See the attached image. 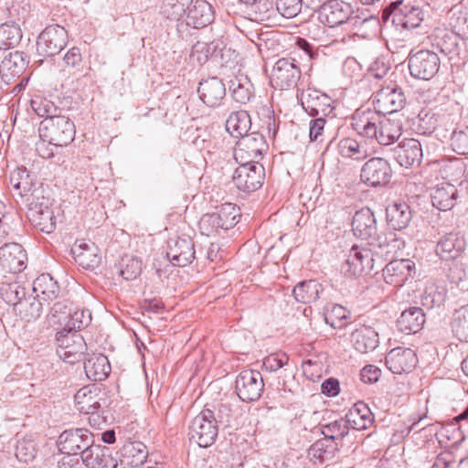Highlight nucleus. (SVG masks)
<instances>
[{
    "label": "nucleus",
    "mask_w": 468,
    "mask_h": 468,
    "mask_svg": "<svg viewBox=\"0 0 468 468\" xmlns=\"http://www.w3.org/2000/svg\"><path fill=\"white\" fill-rule=\"evenodd\" d=\"M401 241L396 234L378 232L367 240L370 248L354 245L341 266V272L346 277H359L368 274L375 267V263L383 258L393 257L399 249Z\"/></svg>",
    "instance_id": "f257e3e1"
},
{
    "label": "nucleus",
    "mask_w": 468,
    "mask_h": 468,
    "mask_svg": "<svg viewBox=\"0 0 468 468\" xmlns=\"http://www.w3.org/2000/svg\"><path fill=\"white\" fill-rule=\"evenodd\" d=\"M40 138L55 146H67L75 138L76 128L69 117L57 114L41 121L38 128Z\"/></svg>",
    "instance_id": "f03ea898"
},
{
    "label": "nucleus",
    "mask_w": 468,
    "mask_h": 468,
    "mask_svg": "<svg viewBox=\"0 0 468 468\" xmlns=\"http://www.w3.org/2000/svg\"><path fill=\"white\" fill-rule=\"evenodd\" d=\"M218 434V426L215 422L213 410L204 409L191 420L188 431L190 442L207 448L216 441Z\"/></svg>",
    "instance_id": "7ed1b4c3"
},
{
    "label": "nucleus",
    "mask_w": 468,
    "mask_h": 468,
    "mask_svg": "<svg viewBox=\"0 0 468 468\" xmlns=\"http://www.w3.org/2000/svg\"><path fill=\"white\" fill-rule=\"evenodd\" d=\"M76 409L84 414H90L96 420L108 408L106 393L95 385H89L80 388L74 396Z\"/></svg>",
    "instance_id": "20e7f679"
},
{
    "label": "nucleus",
    "mask_w": 468,
    "mask_h": 468,
    "mask_svg": "<svg viewBox=\"0 0 468 468\" xmlns=\"http://www.w3.org/2000/svg\"><path fill=\"white\" fill-rule=\"evenodd\" d=\"M56 341L57 354L64 362L73 365L83 358L87 345L80 333L63 328L57 332Z\"/></svg>",
    "instance_id": "39448f33"
},
{
    "label": "nucleus",
    "mask_w": 468,
    "mask_h": 468,
    "mask_svg": "<svg viewBox=\"0 0 468 468\" xmlns=\"http://www.w3.org/2000/svg\"><path fill=\"white\" fill-rule=\"evenodd\" d=\"M408 68L414 79L430 80L439 72L441 58L436 52L429 49L411 51L408 57Z\"/></svg>",
    "instance_id": "423d86ee"
},
{
    "label": "nucleus",
    "mask_w": 468,
    "mask_h": 468,
    "mask_svg": "<svg viewBox=\"0 0 468 468\" xmlns=\"http://www.w3.org/2000/svg\"><path fill=\"white\" fill-rule=\"evenodd\" d=\"M269 146L262 133L252 132L241 136L236 143L233 156L237 163L257 162L261 159Z\"/></svg>",
    "instance_id": "0eeeda50"
},
{
    "label": "nucleus",
    "mask_w": 468,
    "mask_h": 468,
    "mask_svg": "<svg viewBox=\"0 0 468 468\" xmlns=\"http://www.w3.org/2000/svg\"><path fill=\"white\" fill-rule=\"evenodd\" d=\"M233 175V183L243 192H254L259 189L265 178L264 166L259 162H239Z\"/></svg>",
    "instance_id": "6e6552de"
},
{
    "label": "nucleus",
    "mask_w": 468,
    "mask_h": 468,
    "mask_svg": "<svg viewBox=\"0 0 468 468\" xmlns=\"http://www.w3.org/2000/svg\"><path fill=\"white\" fill-rule=\"evenodd\" d=\"M67 43V30L58 24L49 25L40 33L37 41V49L42 56L53 57L58 54Z\"/></svg>",
    "instance_id": "1a4fd4ad"
},
{
    "label": "nucleus",
    "mask_w": 468,
    "mask_h": 468,
    "mask_svg": "<svg viewBox=\"0 0 468 468\" xmlns=\"http://www.w3.org/2000/svg\"><path fill=\"white\" fill-rule=\"evenodd\" d=\"M354 13V6L345 0H328L318 10V20L328 27L346 24Z\"/></svg>",
    "instance_id": "9d476101"
},
{
    "label": "nucleus",
    "mask_w": 468,
    "mask_h": 468,
    "mask_svg": "<svg viewBox=\"0 0 468 468\" xmlns=\"http://www.w3.org/2000/svg\"><path fill=\"white\" fill-rule=\"evenodd\" d=\"M263 389V378L261 374L257 370H242L236 378V393L244 402L258 400L261 398Z\"/></svg>",
    "instance_id": "9b49d317"
},
{
    "label": "nucleus",
    "mask_w": 468,
    "mask_h": 468,
    "mask_svg": "<svg viewBox=\"0 0 468 468\" xmlns=\"http://www.w3.org/2000/svg\"><path fill=\"white\" fill-rule=\"evenodd\" d=\"M373 104L380 114H392L404 108L406 96L403 90L396 84L382 87L374 95Z\"/></svg>",
    "instance_id": "f8f14e48"
},
{
    "label": "nucleus",
    "mask_w": 468,
    "mask_h": 468,
    "mask_svg": "<svg viewBox=\"0 0 468 468\" xmlns=\"http://www.w3.org/2000/svg\"><path fill=\"white\" fill-rule=\"evenodd\" d=\"M93 438V434L87 429H69L58 436V446L60 452L75 457L92 443Z\"/></svg>",
    "instance_id": "ddd939ff"
},
{
    "label": "nucleus",
    "mask_w": 468,
    "mask_h": 468,
    "mask_svg": "<svg viewBox=\"0 0 468 468\" xmlns=\"http://www.w3.org/2000/svg\"><path fill=\"white\" fill-rule=\"evenodd\" d=\"M301 75L300 67L294 58H282L273 67L271 82L276 88L288 90L297 85Z\"/></svg>",
    "instance_id": "4468645a"
},
{
    "label": "nucleus",
    "mask_w": 468,
    "mask_h": 468,
    "mask_svg": "<svg viewBox=\"0 0 468 468\" xmlns=\"http://www.w3.org/2000/svg\"><path fill=\"white\" fill-rule=\"evenodd\" d=\"M361 180L372 187L385 186L392 177L389 163L380 157L370 158L361 169Z\"/></svg>",
    "instance_id": "2eb2a0df"
},
{
    "label": "nucleus",
    "mask_w": 468,
    "mask_h": 468,
    "mask_svg": "<svg viewBox=\"0 0 468 468\" xmlns=\"http://www.w3.org/2000/svg\"><path fill=\"white\" fill-rule=\"evenodd\" d=\"M392 5L394 7L387 19L391 17L392 24L402 29L417 28L424 19V12L420 6L403 5L402 1L394 2Z\"/></svg>",
    "instance_id": "dca6fc26"
},
{
    "label": "nucleus",
    "mask_w": 468,
    "mask_h": 468,
    "mask_svg": "<svg viewBox=\"0 0 468 468\" xmlns=\"http://www.w3.org/2000/svg\"><path fill=\"white\" fill-rule=\"evenodd\" d=\"M464 44L461 37L452 30L438 29L433 34L432 46L448 56L450 60L455 59L457 57L465 58L468 56V51L463 48Z\"/></svg>",
    "instance_id": "f3484780"
},
{
    "label": "nucleus",
    "mask_w": 468,
    "mask_h": 468,
    "mask_svg": "<svg viewBox=\"0 0 468 468\" xmlns=\"http://www.w3.org/2000/svg\"><path fill=\"white\" fill-rule=\"evenodd\" d=\"M195 253L194 242L189 236L171 238L167 241L166 257L174 266H187L195 259Z\"/></svg>",
    "instance_id": "a211bd4d"
},
{
    "label": "nucleus",
    "mask_w": 468,
    "mask_h": 468,
    "mask_svg": "<svg viewBox=\"0 0 468 468\" xmlns=\"http://www.w3.org/2000/svg\"><path fill=\"white\" fill-rule=\"evenodd\" d=\"M381 124V114L375 109H357L351 121L352 128L358 135L376 140L378 128Z\"/></svg>",
    "instance_id": "6ab92c4d"
},
{
    "label": "nucleus",
    "mask_w": 468,
    "mask_h": 468,
    "mask_svg": "<svg viewBox=\"0 0 468 468\" xmlns=\"http://www.w3.org/2000/svg\"><path fill=\"white\" fill-rule=\"evenodd\" d=\"M301 104L304 111L313 117L325 118L334 110L331 98L315 90H307L305 93H303Z\"/></svg>",
    "instance_id": "aec40b11"
},
{
    "label": "nucleus",
    "mask_w": 468,
    "mask_h": 468,
    "mask_svg": "<svg viewBox=\"0 0 468 468\" xmlns=\"http://www.w3.org/2000/svg\"><path fill=\"white\" fill-rule=\"evenodd\" d=\"M383 278L388 284L402 286L405 282L413 276L415 263L410 259L390 261L382 270Z\"/></svg>",
    "instance_id": "412c9836"
},
{
    "label": "nucleus",
    "mask_w": 468,
    "mask_h": 468,
    "mask_svg": "<svg viewBox=\"0 0 468 468\" xmlns=\"http://www.w3.org/2000/svg\"><path fill=\"white\" fill-rule=\"evenodd\" d=\"M417 362V356L411 348H393L385 357L387 367L394 374L411 371L416 367Z\"/></svg>",
    "instance_id": "4be33fe9"
},
{
    "label": "nucleus",
    "mask_w": 468,
    "mask_h": 468,
    "mask_svg": "<svg viewBox=\"0 0 468 468\" xmlns=\"http://www.w3.org/2000/svg\"><path fill=\"white\" fill-rule=\"evenodd\" d=\"M27 254L22 246L16 242L0 247V264L8 272L17 273L26 268Z\"/></svg>",
    "instance_id": "5701e85b"
},
{
    "label": "nucleus",
    "mask_w": 468,
    "mask_h": 468,
    "mask_svg": "<svg viewBox=\"0 0 468 468\" xmlns=\"http://www.w3.org/2000/svg\"><path fill=\"white\" fill-rule=\"evenodd\" d=\"M397 162L406 168L419 165L423 154L420 143L414 138L401 141L393 150Z\"/></svg>",
    "instance_id": "b1692460"
},
{
    "label": "nucleus",
    "mask_w": 468,
    "mask_h": 468,
    "mask_svg": "<svg viewBox=\"0 0 468 468\" xmlns=\"http://www.w3.org/2000/svg\"><path fill=\"white\" fill-rule=\"evenodd\" d=\"M378 230L377 219L369 207H362L353 216L352 231L354 235L363 240H368Z\"/></svg>",
    "instance_id": "393cba45"
},
{
    "label": "nucleus",
    "mask_w": 468,
    "mask_h": 468,
    "mask_svg": "<svg viewBox=\"0 0 468 468\" xmlns=\"http://www.w3.org/2000/svg\"><path fill=\"white\" fill-rule=\"evenodd\" d=\"M29 63L28 57L21 51L8 53L1 62L0 75L6 83L16 77H20L27 69Z\"/></svg>",
    "instance_id": "a878e982"
},
{
    "label": "nucleus",
    "mask_w": 468,
    "mask_h": 468,
    "mask_svg": "<svg viewBox=\"0 0 468 468\" xmlns=\"http://www.w3.org/2000/svg\"><path fill=\"white\" fill-rule=\"evenodd\" d=\"M197 92L207 106L218 107L226 96V87L220 79L212 77L199 83Z\"/></svg>",
    "instance_id": "bb28decb"
},
{
    "label": "nucleus",
    "mask_w": 468,
    "mask_h": 468,
    "mask_svg": "<svg viewBox=\"0 0 468 468\" xmlns=\"http://www.w3.org/2000/svg\"><path fill=\"white\" fill-rule=\"evenodd\" d=\"M214 19L212 6L206 0H196L189 5L186 22L194 28H201L209 25Z\"/></svg>",
    "instance_id": "cd10ccee"
},
{
    "label": "nucleus",
    "mask_w": 468,
    "mask_h": 468,
    "mask_svg": "<svg viewBox=\"0 0 468 468\" xmlns=\"http://www.w3.org/2000/svg\"><path fill=\"white\" fill-rule=\"evenodd\" d=\"M350 341L357 352L367 354L378 347V333L371 326L362 325L352 332Z\"/></svg>",
    "instance_id": "c85d7f7f"
},
{
    "label": "nucleus",
    "mask_w": 468,
    "mask_h": 468,
    "mask_svg": "<svg viewBox=\"0 0 468 468\" xmlns=\"http://www.w3.org/2000/svg\"><path fill=\"white\" fill-rule=\"evenodd\" d=\"M80 457L82 463L88 468H110L113 463V460L109 454V449L105 446L95 444L94 439L92 443L81 452Z\"/></svg>",
    "instance_id": "c756f323"
},
{
    "label": "nucleus",
    "mask_w": 468,
    "mask_h": 468,
    "mask_svg": "<svg viewBox=\"0 0 468 468\" xmlns=\"http://www.w3.org/2000/svg\"><path fill=\"white\" fill-rule=\"evenodd\" d=\"M71 254L75 261L83 269H95L100 265L101 257L94 243L76 242L71 248Z\"/></svg>",
    "instance_id": "7c9ffc66"
},
{
    "label": "nucleus",
    "mask_w": 468,
    "mask_h": 468,
    "mask_svg": "<svg viewBox=\"0 0 468 468\" xmlns=\"http://www.w3.org/2000/svg\"><path fill=\"white\" fill-rule=\"evenodd\" d=\"M119 454L122 464L137 467L146 461L148 451L142 441H126L119 450Z\"/></svg>",
    "instance_id": "2f4dec72"
},
{
    "label": "nucleus",
    "mask_w": 468,
    "mask_h": 468,
    "mask_svg": "<svg viewBox=\"0 0 468 468\" xmlns=\"http://www.w3.org/2000/svg\"><path fill=\"white\" fill-rule=\"evenodd\" d=\"M425 321V314L421 308L410 307L401 313L397 321V326L400 332L411 335L421 330Z\"/></svg>",
    "instance_id": "473e14b6"
},
{
    "label": "nucleus",
    "mask_w": 468,
    "mask_h": 468,
    "mask_svg": "<svg viewBox=\"0 0 468 468\" xmlns=\"http://www.w3.org/2000/svg\"><path fill=\"white\" fill-rule=\"evenodd\" d=\"M458 195L459 190L452 183L443 182L432 191L431 202L439 210L447 211L454 207Z\"/></svg>",
    "instance_id": "72a5a7b5"
},
{
    "label": "nucleus",
    "mask_w": 468,
    "mask_h": 468,
    "mask_svg": "<svg viewBox=\"0 0 468 468\" xmlns=\"http://www.w3.org/2000/svg\"><path fill=\"white\" fill-rule=\"evenodd\" d=\"M348 427L357 431L368 429L374 422V416L369 407L363 401L353 405L346 415Z\"/></svg>",
    "instance_id": "f704fd0d"
},
{
    "label": "nucleus",
    "mask_w": 468,
    "mask_h": 468,
    "mask_svg": "<svg viewBox=\"0 0 468 468\" xmlns=\"http://www.w3.org/2000/svg\"><path fill=\"white\" fill-rule=\"evenodd\" d=\"M9 183L21 197L27 199L37 188V183L30 172L24 166L16 167L10 172Z\"/></svg>",
    "instance_id": "c9c22d12"
},
{
    "label": "nucleus",
    "mask_w": 468,
    "mask_h": 468,
    "mask_svg": "<svg viewBox=\"0 0 468 468\" xmlns=\"http://www.w3.org/2000/svg\"><path fill=\"white\" fill-rule=\"evenodd\" d=\"M465 243L463 238L456 233H449L443 236L436 246V254L443 261L457 258L464 250Z\"/></svg>",
    "instance_id": "e433bc0d"
},
{
    "label": "nucleus",
    "mask_w": 468,
    "mask_h": 468,
    "mask_svg": "<svg viewBox=\"0 0 468 468\" xmlns=\"http://www.w3.org/2000/svg\"><path fill=\"white\" fill-rule=\"evenodd\" d=\"M108 357L102 354H92L84 362V370L89 379L97 382L104 380L111 373Z\"/></svg>",
    "instance_id": "4c0bfd02"
},
{
    "label": "nucleus",
    "mask_w": 468,
    "mask_h": 468,
    "mask_svg": "<svg viewBox=\"0 0 468 468\" xmlns=\"http://www.w3.org/2000/svg\"><path fill=\"white\" fill-rule=\"evenodd\" d=\"M338 153L346 158L356 161H363L371 155V151L366 141H356L354 138L346 137L341 139L337 144Z\"/></svg>",
    "instance_id": "58836bf2"
},
{
    "label": "nucleus",
    "mask_w": 468,
    "mask_h": 468,
    "mask_svg": "<svg viewBox=\"0 0 468 468\" xmlns=\"http://www.w3.org/2000/svg\"><path fill=\"white\" fill-rule=\"evenodd\" d=\"M376 141L382 145H389L399 139L402 134V123L381 114V124L378 128Z\"/></svg>",
    "instance_id": "ea45409f"
},
{
    "label": "nucleus",
    "mask_w": 468,
    "mask_h": 468,
    "mask_svg": "<svg viewBox=\"0 0 468 468\" xmlns=\"http://www.w3.org/2000/svg\"><path fill=\"white\" fill-rule=\"evenodd\" d=\"M412 218L410 206L406 202L394 203L387 208L388 225L397 230L407 228Z\"/></svg>",
    "instance_id": "a19ab883"
},
{
    "label": "nucleus",
    "mask_w": 468,
    "mask_h": 468,
    "mask_svg": "<svg viewBox=\"0 0 468 468\" xmlns=\"http://www.w3.org/2000/svg\"><path fill=\"white\" fill-rule=\"evenodd\" d=\"M33 291L44 302L57 299L60 292L58 282L48 273H43L34 281Z\"/></svg>",
    "instance_id": "79ce46f5"
},
{
    "label": "nucleus",
    "mask_w": 468,
    "mask_h": 468,
    "mask_svg": "<svg viewBox=\"0 0 468 468\" xmlns=\"http://www.w3.org/2000/svg\"><path fill=\"white\" fill-rule=\"evenodd\" d=\"M229 91L233 100L240 104L248 103L254 97V89L247 76H235L229 81Z\"/></svg>",
    "instance_id": "37998d69"
},
{
    "label": "nucleus",
    "mask_w": 468,
    "mask_h": 468,
    "mask_svg": "<svg viewBox=\"0 0 468 468\" xmlns=\"http://www.w3.org/2000/svg\"><path fill=\"white\" fill-rule=\"evenodd\" d=\"M251 119L248 112L237 111L229 114L226 121V130L233 137L240 138L250 133Z\"/></svg>",
    "instance_id": "c03bdc74"
},
{
    "label": "nucleus",
    "mask_w": 468,
    "mask_h": 468,
    "mask_svg": "<svg viewBox=\"0 0 468 468\" xmlns=\"http://www.w3.org/2000/svg\"><path fill=\"white\" fill-rule=\"evenodd\" d=\"M322 285L315 280L299 282L292 290L294 299L303 304H310L318 300Z\"/></svg>",
    "instance_id": "a18cd8bd"
},
{
    "label": "nucleus",
    "mask_w": 468,
    "mask_h": 468,
    "mask_svg": "<svg viewBox=\"0 0 468 468\" xmlns=\"http://www.w3.org/2000/svg\"><path fill=\"white\" fill-rule=\"evenodd\" d=\"M46 189L43 187L42 184H39L37 188L33 190L27 201V212L35 211L36 212H45V210L53 209V202L54 200L46 194Z\"/></svg>",
    "instance_id": "49530a36"
},
{
    "label": "nucleus",
    "mask_w": 468,
    "mask_h": 468,
    "mask_svg": "<svg viewBox=\"0 0 468 468\" xmlns=\"http://www.w3.org/2000/svg\"><path fill=\"white\" fill-rule=\"evenodd\" d=\"M22 38V31L16 23L0 25V49H10L17 46Z\"/></svg>",
    "instance_id": "de8ad7c7"
},
{
    "label": "nucleus",
    "mask_w": 468,
    "mask_h": 468,
    "mask_svg": "<svg viewBox=\"0 0 468 468\" xmlns=\"http://www.w3.org/2000/svg\"><path fill=\"white\" fill-rule=\"evenodd\" d=\"M27 217L31 224L45 233H52L56 229V218L54 210H45V212L30 211Z\"/></svg>",
    "instance_id": "09e8293b"
},
{
    "label": "nucleus",
    "mask_w": 468,
    "mask_h": 468,
    "mask_svg": "<svg viewBox=\"0 0 468 468\" xmlns=\"http://www.w3.org/2000/svg\"><path fill=\"white\" fill-rule=\"evenodd\" d=\"M466 165L462 158L453 157L445 162L441 166L440 172L443 179L447 182H458L465 173Z\"/></svg>",
    "instance_id": "8fccbe9b"
},
{
    "label": "nucleus",
    "mask_w": 468,
    "mask_h": 468,
    "mask_svg": "<svg viewBox=\"0 0 468 468\" xmlns=\"http://www.w3.org/2000/svg\"><path fill=\"white\" fill-rule=\"evenodd\" d=\"M452 331L463 342H468V304L456 310L452 317Z\"/></svg>",
    "instance_id": "3c124183"
},
{
    "label": "nucleus",
    "mask_w": 468,
    "mask_h": 468,
    "mask_svg": "<svg viewBox=\"0 0 468 468\" xmlns=\"http://www.w3.org/2000/svg\"><path fill=\"white\" fill-rule=\"evenodd\" d=\"M142 270V260L133 255H124L119 262V273L126 281L135 280Z\"/></svg>",
    "instance_id": "603ef678"
},
{
    "label": "nucleus",
    "mask_w": 468,
    "mask_h": 468,
    "mask_svg": "<svg viewBox=\"0 0 468 468\" xmlns=\"http://www.w3.org/2000/svg\"><path fill=\"white\" fill-rule=\"evenodd\" d=\"M319 426L321 434L331 441L343 439L349 432L348 422L345 419L335 420L325 424L320 423Z\"/></svg>",
    "instance_id": "864d4df0"
},
{
    "label": "nucleus",
    "mask_w": 468,
    "mask_h": 468,
    "mask_svg": "<svg viewBox=\"0 0 468 468\" xmlns=\"http://www.w3.org/2000/svg\"><path fill=\"white\" fill-rule=\"evenodd\" d=\"M446 295L447 291L444 287L429 285L421 296V304L428 309L439 307L445 302Z\"/></svg>",
    "instance_id": "5fc2aeb1"
},
{
    "label": "nucleus",
    "mask_w": 468,
    "mask_h": 468,
    "mask_svg": "<svg viewBox=\"0 0 468 468\" xmlns=\"http://www.w3.org/2000/svg\"><path fill=\"white\" fill-rule=\"evenodd\" d=\"M239 210L232 203H225L217 207V211L214 213L217 215L224 230L233 228L238 223Z\"/></svg>",
    "instance_id": "6e6d98bb"
},
{
    "label": "nucleus",
    "mask_w": 468,
    "mask_h": 468,
    "mask_svg": "<svg viewBox=\"0 0 468 468\" xmlns=\"http://www.w3.org/2000/svg\"><path fill=\"white\" fill-rule=\"evenodd\" d=\"M193 0H163L162 13L168 19L179 20L186 15L189 5Z\"/></svg>",
    "instance_id": "4d7b16f0"
},
{
    "label": "nucleus",
    "mask_w": 468,
    "mask_h": 468,
    "mask_svg": "<svg viewBox=\"0 0 468 468\" xmlns=\"http://www.w3.org/2000/svg\"><path fill=\"white\" fill-rule=\"evenodd\" d=\"M70 316V308L66 300L58 301L53 304L47 320L51 326H60L68 324Z\"/></svg>",
    "instance_id": "13d9d810"
},
{
    "label": "nucleus",
    "mask_w": 468,
    "mask_h": 468,
    "mask_svg": "<svg viewBox=\"0 0 468 468\" xmlns=\"http://www.w3.org/2000/svg\"><path fill=\"white\" fill-rule=\"evenodd\" d=\"M330 440L326 438L319 439L313 443L308 449V455L313 459L324 462L329 460L334 456L335 452L337 450L336 446L329 444Z\"/></svg>",
    "instance_id": "bf43d9fd"
},
{
    "label": "nucleus",
    "mask_w": 468,
    "mask_h": 468,
    "mask_svg": "<svg viewBox=\"0 0 468 468\" xmlns=\"http://www.w3.org/2000/svg\"><path fill=\"white\" fill-rule=\"evenodd\" d=\"M324 314V321L333 328H341L346 324L349 311L340 304L330 303Z\"/></svg>",
    "instance_id": "052dcab7"
},
{
    "label": "nucleus",
    "mask_w": 468,
    "mask_h": 468,
    "mask_svg": "<svg viewBox=\"0 0 468 468\" xmlns=\"http://www.w3.org/2000/svg\"><path fill=\"white\" fill-rule=\"evenodd\" d=\"M16 311L19 314L22 319L30 322L38 318L42 313V303L40 300L35 298L25 299L20 305L16 306Z\"/></svg>",
    "instance_id": "680f3d73"
},
{
    "label": "nucleus",
    "mask_w": 468,
    "mask_h": 468,
    "mask_svg": "<svg viewBox=\"0 0 468 468\" xmlns=\"http://www.w3.org/2000/svg\"><path fill=\"white\" fill-rule=\"evenodd\" d=\"M3 300L8 304L14 305L15 310L20 303L26 299V291L18 283H9L1 288Z\"/></svg>",
    "instance_id": "e2e57ef3"
},
{
    "label": "nucleus",
    "mask_w": 468,
    "mask_h": 468,
    "mask_svg": "<svg viewBox=\"0 0 468 468\" xmlns=\"http://www.w3.org/2000/svg\"><path fill=\"white\" fill-rule=\"evenodd\" d=\"M30 105L36 114L44 119L56 116L60 111L53 101L39 96L33 98Z\"/></svg>",
    "instance_id": "0e129e2a"
},
{
    "label": "nucleus",
    "mask_w": 468,
    "mask_h": 468,
    "mask_svg": "<svg viewBox=\"0 0 468 468\" xmlns=\"http://www.w3.org/2000/svg\"><path fill=\"white\" fill-rule=\"evenodd\" d=\"M91 322V314L87 309L75 311L73 314L70 313L69 320L66 324L67 330L72 332H80L81 329L87 327Z\"/></svg>",
    "instance_id": "69168bd1"
},
{
    "label": "nucleus",
    "mask_w": 468,
    "mask_h": 468,
    "mask_svg": "<svg viewBox=\"0 0 468 468\" xmlns=\"http://www.w3.org/2000/svg\"><path fill=\"white\" fill-rule=\"evenodd\" d=\"M452 31L455 32L462 40L468 39V12H454L450 22Z\"/></svg>",
    "instance_id": "338daca9"
},
{
    "label": "nucleus",
    "mask_w": 468,
    "mask_h": 468,
    "mask_svg": "<svg viewBox=\"0 0 468 468\" xmlns=\"http://www.w3.org/2000/svg\"><path fill=\"white\" fill-rule=\"evenodd\" d=\"M451 147L459 154H468V127L452 132Z\"/></svg>",
    "instance_id": "774afa93"
}]
</instances>
